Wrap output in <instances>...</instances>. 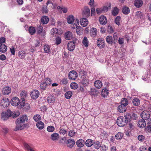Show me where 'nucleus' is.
<instances>
[{"mask_svg": "<svg viewBox=\"0 0 151 151\" xmlns=\"http://www.w3.org/2000/svg\"><path fill=\"white\" fill-rule=\"evenodd\" d=\"M124 119L123 116H120L117 119L116 123L119 127H123L127 124L128 122L132 120H136L137 118V115L134 113L130 114L126 113Z\"/></svg>", "mask_w": 151, "mask_h": 151, "instance_id": "nucleus-1", "label": "nucleus"}, {"mask_svg": "<svg viewBox=\"0 0 151 151\" xmlns=\"http://www.w3.org/2000/svg\"><path fill=\"white\" fill-rule=\"evenodd\" d=\"M28 119L26 115H24L22 117L17 118L15 121L16 126L14 129H17V127H19V126L24 123L25 121H27Z\"/></svg>", "mask_w": 151, "mask_h": 151, "instance_id": "nucleus-2", "label": "nucleus"}, {"mask_svg": "<svg viewBox=\"0 0 151 151\" xmlns=\"http://www.w3.org/2000/svg\"><path fill=\"white\" fill-rule=\"evenodd\" d=\"M12 112L9 109H8L6 111L3 112L1 114V119L4 121L8 119L11 116Z\"/></svg>", "mask_w": 151, "mask_h": 151, "instance_id": "nucleus-3", "label": "nucleus"}, {"mask_svg": "<svg viewBox=\"0 0 151 151\" xmlns=\"http://www.w3.org/2000/svg\"><path fill=\"white\" fill-rule=\"evenodd\" d=\"M10 103L9 99L7 98H3L1 101L0 104L4 108L7 107Z\"/></svg>", "mask_w": 151, "mask_h": 151, "instance_id": "nucleus-4", "label": "nucleus"}, {"mask_svg": "<svg viewBox=\"0 0 151 151\" xmlns=\"http://www.w3.org/2000/svg\"><path fill=\"white\" fill-rule=\"evenodd\" d=\"M141 116L143 120H147L150 118V112L149 111H144L141 113Z\"/></svg>", "mask_w": 151, "mask_h": 151, "instance_id": "nucleus-5", "label": "nucleus"}, {"mask_svg": "<svg viewBox=\"0 0 151 151\" xmlns=\"http://www.w3.org/2000/svg\"><path fill=\"white\" fill-rule=\"evenodd\" d=\"M78 77L77 72L75 70H72L70 71L68 74V78L71 80H75Z\"/></svg>", "mask_w": 151, "mask_h": 151, "instance_id": "nucleus-6", "label": "nucleus"}, {"mask_svg": "<svg viewBox=\"0 0 151 151\" xmlns=\"http://www.w3.org/2000/svg\"><path fill=\"white\" fill-rule=\"evenodd\" d=\"M20 105L21 107L23 108L25 111L28 110L30 107L28 103H25V100L24 99H22V101L21 102Z\"/></svg>", "mask_w": 151, "mask_h": 151, "instance_id": "nucleus-7", "label": "nucleus"}, {"mask_svg": "<svg viewBox=\"0 0 151 151\" xmlns=\"http://www.w3.org/2000/svg\"><path fill=\"white\" fill-rule=\"evenodd\" d=\"M10 103L12 105L14 106H17L21 103L19 99L17 97H13L11 100Z\"/></svg>", "mask_w": 151, "mask_h": 151, "instance_id": "nucleus-8", "label": "nucleus"}, {"mask_svg": "<svg viewBox=\"0 0 151 151\" xmlns=\"http://www.w3.org/2000/svg\"><path fill=\"white\" fill-rule=\"evenodd\" d=\"M82 14L83 17H88L89 16L90 14V11L88 6H86L84 7Z\"/></svg>", "mask_w": 151, "mask_h": 151, "instance_id": "nucleus-9", "label": "nucleus"}, {"mask_svg": "<svg viewBox=\"0 0 151 151\" xmlns=\"http://www.w3.org/2000/svg\"><path fill=\"white\" fill-rule=\"evenodd\" d=\"M40 95V92L37 90H33L31 92L30 96L31 98L33 99H37Z\"/></svg>", "mask_w": 151, "mask_h": 151, "instance_id": "nucleus-10", "label": "nucleus"}, {"mask_svg": "<svg viewBox=\"0 0 151 151\" xmlns=\"http://www.w3.org/2000/svg\"><path fill=\"white\" fill-rule=\"evenodd\" d=\"M75 144V142L73 139H68L66 142L67 147L69 148H72Z\"/></svg>", "mask_w": 151, "mask_h": 151, "instance_id": "nucleus-11", "label": "nucleus"}, {"mask_svg": "<svg viewBox=\"0 0 151 151\" xmlns=\"http://www.w3.org/2000/svg\"><path fill=\"white\" fill-rule=\"evenodd\" d=\"M67 47L68 50L72 51L75 48V44L73 42L70 41L68 43Z\"/></svg>", "mask_w": 151, "mask_h": 151, "instance_id": "nucleus-12", "label": "nucleus"}, {"mask_svg": "<svg viewBox=\"0 0 151 151\" xmlns=\"http://www.w3.org/2000/svg\"><path fill=\"white\" fill-rule=\"evenodd\" d=\"M97 44L98 47L102 48L105 45L104 41L102 38H99L97 40Z\"/></svg>", "mask_w": 151, "mask_h": 151, "instance_id": "nucleus-13", "label": "nucleus"}, {"mask_svg": "<svg viewBox=\"0 0 151 151\" xmlns=\"http://www.w3.org/2000/svg\"><path fill=\"white\" fill-rule=\"evenodd\" d=\"M99 21L100 23L102 25H105L107 22V20L105 16H101L99 19Z\"/></svg>", "mask_w": 151, "mask_h": 151, "instance_id": "nucleus-14", "label": "nucleus"}, {"mask_svg": "<svg viewBox=\"0 0 151 151\" xmlns=\"http://www.w3.org/2000/svg\"><path fill=\"white\" fill-rule=\"evenodd\" d=\"M117 110L119 112L123 113L126 111L127 107L123 104H121L118 106Z\"/></svg>", "mask_w": 151, "mask_h": 151, "instance_id": "nucleus-15", "label": "nucleus"}, {"mask_svg": "<svg viewBox=\"0 0 151 151\" xmlns=\"http://www.w3.org/2000/svg\"><path fill=\"white\" fill-rule=\"evenodd\" d=\"M11 91V88L8 86H6L2 90V92L5 95H8Z\"/></svg>", "mask_w": 151, "mask_h": 151, "instance_id": "nucleus-16", "label": "nucleus"}, {"mask_svg": "<svg viewBox=\"0 0 151 151\" xmlns=\"http://www.w3.org/2000/svg\"><path fill=\"white\" fill-rule=\"evenodd\" d=\"M41 22L43 24H46L48 23L49 19L48 17L46 16L42 17L41 18Z\"/></svg>", "mask_w": 151, "mask_h": 151, "instance_id": "nucleus-17", "label": "nucleus"}, {"mask_svg": "<svg viewBox=\"0 0 151 151\" xmlns=\"http://www.w3.org/2000/svg\"><path fill=\"white\" fill-rule=\"evenodd\" d=\"M106 42L109 44H115V42L113 41V37L111 36H108L106 38Z\"/></svg>", "mask_w": 151, "mask_h": 151, "instance_id": "nucleus-18", "label": "nucleus"}, {"mask_svg": "<svg viewBox=\"0 0 151 151\" xmlns=\"http://www.w3.org/2000/svg\"><path fill=\"white\" fill-rule=\"evenodd\" d=\"M80 24L83 27H86L88 24V21L86 18H83L80 19Z\"/></svg>", "mask_w": 151, "mask_h": 151, "instance_id": "nucleus-19", "label": "nucleus"}, {"mask_svg": "<svg viewBox=\"0 0 151 151\" xmlns=\"http://www.w3.org/2000/svg\"><path fill=\"white\" fill-rule=\"evenodd\" d=\"M138 125L141 128H144L146 125V123L145 121L142 119H140L138 121Z\"/></svg>", "mask_w": 151, "mask_h": 151, "instance_id": "nucleus-20", "label": "nucleus"}, {"mask_svg": "<svg viewBox=\"0 0 151 151\" xmlns=\"http://www.w3.org/2000/svg\"><path fill=\"white\" fill-rule=\"evenodd\" d=\"M143 4L142 0H135L134 2V6L137 8H139L141 7Z\"/></svg>", "mask_w": 151, "mask_h": 151, "instance_id": "nucleus-21", "label": "nucleus"}, {"mask_svg": "<svg viewBox=\"0 0 151 151\" xmlns=\"http://www.w3.org/2000/svg\"><path fill=\"white\" fill-rule=\"evenodd\" d=\"M28 127L29 125L28 124H21L20 126H19V127H17V129H14V130L15 131H17V130H22L26 128H28Z\"/></svg>", "mask_w": 151, "mask_h": 151, "instance_id": "nucleus-22", "label": "nucleus"}, {"mask_svg": "<svg viewBox=\"0 0 151 151\" xmlns=\"http://www.w3.org/2000/svg\"><path fill=\"white\" fill-rule=\"evenodd\" d=\"M73 35L71 32L70 31L66 32L65 34V38L68 40H69L72 38Z\"/></svg>", "mask_w": 151, "mask_h": 151, "instance_id": "nucleus-23", "label": "nucleus"}, {"mask_svg": "<svg viewBox=\"0 0 151 151\" xmlns=\"http://www.w3.org/2000/svg\"><path fill=\"white\" fill-rule=\"evenodd\" d=\"M80 80L83 84H86L88 83V80L86 75L81 77Z\"/></svg>", "mask_w": 151, "mask_h": 151, "instance_id": "nucleus-24", "label": "nucleus"}, {"mask_svg": "<svg viewBox=\"0 0 151 151\" xmlns=\"http://www.w3.org/2000/svg\"><path fill=\"white\" fill-rule=\"evenodd\" d=\"M7 49L6 45L4 44H1L0 45V51L4 53L6 52Z\"/></svg>", "mask_w": 151, "mask_h": 151, "instance_id": "nucleus-25", "label": "nucleus"}, {"mask_svg": "<svg viewBox=\"0 0 151 151\" xmlns=\"http://www.w3.org/2000/svg\"><path fill=\"white\" fill-rule=\"evenodd\" d=\"M95 86L97 88H101L102 86V82L99 80L96 81L94 83Z\"/></svg>", "mask_w": 151, "mask_h": 151, "instance_id": "nucleus-26", "label": "nucleus"}, {"mask_svg": "<svg viewBox=\"0 0 151 151\" xmlns=\"http://www.w3.org/2000/svg\"><path fill=\"white\" fill-rule=\"evenodd\" d=\"M85 142L84 140L81 139L78 140L76 142V145L79 147H82L84 145Z\"/></svg>", "mask_w": 151, "mask_h": 151, "instance_id": "nucleus-27", "label": "nucleus"}, {"mask_svg": "<svg viewBox=\"0 0 151 151\" xmlns=\"http://www.w3.org/2000/svg\"><path fill=\"white\" fill-rule=\"evenodd\" d=\"M59 138V134L56 133L52 134L51 135V139L53 141L57 140Z\"/></svg>", "mask_w": 151, "mask_h": 151, "instance_id": "nucleus-28", "label": "nucleus"}, {"mask_svg": "<svg viewBox=\"0 0 151 151\" xmlns=\"http://www.w3.org/2000/svg\"><path fill=\"white\" fill-rule=\"evenodd\" d=\"M75 20V18L72 15H69L67 18V22L69 24H72Z\"/></svg>", "mask_w": 151, "mask_h": 151, "instance_id": "nucleus-29", "label": "nucleus"}, {"mask_svg": "<svg viewBox=\"0 0 151 151\" xmlns=\"http://www.w3.org/2000/svg\"><path fill=\"white\" fill-rule=\"evenodd\" d=\"M36 126L39 129H42L44 127V124L42 122L40 121L37 123Z\"/></svg>", "mask_w": 151, "mask_h": 151, "instance_id": "nucleus-30", "label": "nucleus"}, {"mask_svg": "<svg viewBox=\"0 0 151 151\" xmlns=\"http://www.w3.org/2000/svg\"><path fill=\"white\" fill-rule=\"evenodd\" d=\"M55 97L51 95L49 96L47 98V101L48 103H52L55 101Z\"/></svg>", "mask_w": 151, "mask_h": 151, "instance_id": "nucleus-31", "label": "nucleus"}, {"mask_svg": "<svg viewBox=\"0 0 151 151\" xmlns=\"http://www.w3.org/2000/svg\"><path fill=\"white\" fill-rule=\"evenodd\" d=\"M108 90L106 88L103 89L101 92V96L103 97H106L108 95Z\"/></svg>", "mask_w": 151, "mask_h": 151, "instance_id": "nucleus-32", "label": "nucleus"}, {"mask_svg": "<svg viewBox=\"0 0 151 151\" xmlns=\"http://www.w3.org/2000/svg\"><path fill=\"white\" fill-rule=\"evenodd\" d=\"M76 31L77 34L79 35H81L83 33V28L81 26L77 27Z\"/></svg>", "mask_w": 151, "mask_h": 151, "instance_id": "nucleus-33", "label": "nucleus"}, {"mask_svg": "<svg viewBox=\"0 0 151 151\" xmlns=\"http://www.w3.org/2000/svg\"><path fill=\"white\" fill-rule=\"evenodd\" d=\"M44 50L45 53H49L50 52V46L47 44L45 45L44 46Z\"/></svg>", "mask_w": 151, "mask_h": 151, "instance_id": "nucleus-34", "label": "nucleus"}, {"mask_svg": "<svg viewBox=\"0 0 151 151\" xmlns=\"http://www.w3.org/2000/svg\"><path fill=\"white\" fill-rule=\"evenodd\" d=\"M27 94V92L25 91H22L21 92L20 96L21 97V101H22V100L23 99H25V98L26 97Z\"/></svg>", "mask_w": 151, "mask_h": 151, "instance_id": "nucleus-35", "label": "nucleus"}, {"mask_svg": "<svg viewBox=\"0 0 151 151\" xmlns=\"http://www.w3.org/2000/svg\"><path fill=\"white\" fill-rule=\"evenodd\" d=\"M97 29L96 28H92L91 31V35L92 37H94L96 35Z\"/></svg>", "mask_w": 151, "mask_h": 151, "instance_id": "nucleus-36", "label": "nucleus"}, {"mask_svg": "<svg viewBox=\"0 0 151 151\" xmlns=\"http://www.w3.org/2000/svg\"><path fill=\"white\" fill-rule=\"evenodd\" d=\"M122 12L125 14H127L130 12L129 9L127 7L125 6L122 9Z\"/></svg>", "mask_w": 151, "mask_h": 151, "instance_id": "nucleus-37", "label": "nucleus"}, {"mask_svg": "<svg viewBox=\"0 0 151 151\" xmlns=\"http://www.w3.org/2000/svg\"><path fill=\"white\" fill-rule=\"evenodd\" d=\"M121 18L120 16H118L115 19V23L118 26L120 25L121 24Z\"/></svg>", "mask_w": 151, "mask_h": 151, "instance_id": "nucleus-38", "label": "nucleus"}, {"mask_svg": "<svg viewBox=\"0 0 151 151\" xmlns=\"http://www.w3.org/2000/svg\"><path fill=\"white\" fill-rule=\"evenodd\" d=\"M28 31L30 34L31 35H34L36 31L35 28L32 26H30L29 27Z\"/></svg>", "mask_w": 151, "mask_h": 151, "instance_id": "nucleus-39", "label": "nucleus"}, {"mask_svg": "<svg viewBox=\"0 0 151 151\" xmlns=\"http://www.w3.org/2000/svg\"><path fill=\"white\" fill-rule=\"evenodd\" d=\"M121 104H123L125 106H127L128 104V100L126 98H123L121 101Z\"/></svg>", "mask_w": 151, "mask_h": 151, "instance_id": "nucleus-40", "label": "nucleus"}, {"mask_svg": "<svg viewBox=\"0 0 151 151\" xmlns=\"http://www.w3.org/2000/svg\"><path fill=\"white\" fill-rule=\"evenodd\" d=\"M93 141L90 139L86 140L85 142L86 145L88 147L91 146L93 145Z\"/></svg>", "mask_w": 151, "mask_h": 151, "instance_id": "nucleus-41", "label": "nucleus"}, {"mask_svg": "<svg viewBox=\"0 0 151 151\" xmlns=\"http://www.w3.org/2000/svg\"><path fill=\"white\" fill-rule=\"evenodd\" d=\"M133 104L135 106H138L140 104V101L137 98H134L132 100Z\"/></svg>", "mask_w": 151, "mask_h": 151, "instance_id": "nucleus-42", "label": "nucleus"}, {"mask_svg": "<svg viewBox=\"0 0 151 151\" xmlns=\"http://www.w3.org/2000/svg\"><path fill=\"white\" fill-rule=\"evenodd\" d=\"M58 30L57 28H55L52 29L51 31V35L56 36L58 35Z\"/></svg>", "mask_w": 151, "mask_h": 151, "instance_id": "nucleus-43", "label": "nucleus"}, {"mask_svg": "<svg viewBox=\"0 0 151 151\" xmlns=\"http://www.w3.org/2000/svg\"><path fill=\"white\" fill-rule=\"evenodd\" d=\"M47 86L44 82L42 83L40 85V88L41 91H44L46 89V88Z\"/></svg>", "mask_w": 151, "mask_h": 151, "instance_id": "nucleus-44", "label": "nucleus"}, {"mask_svg": "<svg viewBox=\"0 0 151 151\" xmlns=\"http://www.w3.org/2000/svg\"><path fill=\"white\" fill-rule=\"evenodd\" d=\"M91 90L90 93L91 95L95 96L99 93L98 91L95 88H91Z\"/></svg>", "mask_w": 151, "mask_h": 151, "instance_id": "nucleus-45", "label": "nucleus"}, {"mask_svg": "<svg viewBox=\"0 0 151 151\" xmlns=\"http://www.w3.org/2000/svg\"><path fill=\"white\" fill-rule=\"evenodd\" d=\"M123 136V134L121 132H118L115 136V137L116 139H121Z\"/></svg>", "mask_w": 151, "mask_h": 151, "instance_id": "nucleus-46", "label": "nucleus"}, {"mask_svg": "<svg viewBox=\"0 0 151 151\" xmlns=\"http://www.w3.org/2000/svg\"><path fill=\"white\" fill-rule=\"evenodd\" d=\"M26 52L24 51H21L19 52L18 53V55L20 58H24L25 57V55Z\"/></svg>", "mask_w": 151, "mask_h": 151, "instance_id": "nucleus-47", "label": "nucleus"}, {"mask_svg": "<svg viewBox=\"0 0 151 151\" xmlns=\"http://www.w3.org/2000/svg\"><path fill=\"white\" fill-rule=\"evenodd\" d=\"M72 95V93L71 91L66 92L65 94V96L67 99H70Z\"/></svg>", "mask_w": 151, "mask_h": 151, "instance_id": "nucleus-48", "label": "nucleus"}, {"mask_svg": "<svg viewBox=\"0 0 151 151\" xmlns=\"http://www.w3.org/2000/svg\"><path fill=\"white\" fill-rule=\"evenodd\" d=\"M82 43L86 47H87L88 46V42L86 37H84L82 41Z\"/></svg>", "mask_w": 151, "mask_h": 151, "instance_id": "nucleus-49", "label": "nucleus"}, {"mask_svg": "<svg viewBox=\"0 0 151 151\" xmlns=\"http://www.w3.org/2000/svg\"><path fill=\"white\" fill-rule=\"evenodd\" d=\"M119 9L116 7H114L112 11V14L114 16L116 15L119 13Z\"/></svg>", "mask_w": 151, "mask_h": 151, "instance_id": "nucleus-50", "label": "nucleus"}, {"mask_svg": "<svg viewBox=\"0 0 151 151\" xmlns=\"http://www.w3.org/2000/svg\"><path fill=\"white\" fill-rule=\"evenodd\" d=\"M113 41L115 42V44L116 42L117 41L118 39L119 38L118 37V34L116 32L114 33L113 35Z\"/></svg>", "mask_w": 151, "mask_h": 151, "instance_id": "nucleus-51", "label": "nucleus"}, {"mask_svg": "<svg viewBox=\"0 0 151 151\" xmlns=\"http://www.w3.org/2000/svg\"><path fill=\"white\" fill-rule=\"evenodd\" d=\"M70 88L73 89H76L78 87V84L75 82L72 83L70 85Z\"/></svg>", "mask_w": 151, "mask_h": 151, "instance_id": "nucleus-52", "label": "nucleus"}, {"mask_svg": "<svg viewBox=\"0 0 151 151\" xmlns=\"http://www.w3.org/2000/svg\"><path fill=\"white\" fill-rule=\"evenodd\" d=\"M143 13L140 11H137L135 14V16L138 18H142L143 17Z\"/></svg>", "mask_w": 151, "mask_h": 151, "instance_id": "nucleus-53", "label": "nucleus"}, {"mask_svg": "<svg viewBox=\"0 0 151 151\" xmlns=\"http://www.w3.org/2000/svg\"><path fill=\"white\" fill-rule=\"evenodd\" d=\"M76 133L74 130H70L69 131L68 135L70 137L74 136Z\"/></svg>", "mask_w": 151, "mask_h": 151, "instance_id": "nucleus-54", "label": "nucleus"}, {"mask_svg": "<svg viewBox=\"0 0 151 151\" xmlns=\"http://www.w3.org/2000/svg\"><path fill=\"white\" fill-rule=\"evenodd\" d=\"M44 82L48 86L51 84L52 80L49 78H46Z\"/></svg>", "mask_w": 151, "mask_h": 151, "instance_id": "nucleus-55", "label": "nucleus"}, {"mask_svg": "<svg viewBox=\"0 0 151 151\" xmlns=\"http://www.w3.org/2000/svg\"><path fill=\"white\" fill-rule=\"evenodd\" d=\"M33 119L36 122H37L41 120V118L39 114H36L34 116Z\"/></svg>", "mask_w": 151, "mask_h": 151, "instance_id": "nucleus-56", "label": "nucleus"}, {"mask_svg": "<svg viewBox=\"0 0 151 151\" xmlns=\"http://www.w3.org/2000/svg\"><path fill=\"white\" fill-rule=\"evenodd\" d=\"M43 29L42 27L40 25L37 29V31L38 34H40L43 31Z\"/></svg>", "mask_w": 151, "mask_h": 151, "instance_id": "nucleus-57", "label": "nucleus"}, {"mask_svg": "<svg viewBox=\"0 0 151 151\" xmlns=\"http://www.w3.org/2000/svg\"><path fill=\"white\" fill-rule=\"evenodd\" d=\"M94 147L97 149H99L101 147L100 142L98 141L95 142L94 143Z\"/></svg>", "mask_w": 151, "mask_h": 151, "instance_id": "nucleus-58", "label": "nucleus"}, {"mask_svg": "<svg viewBox=\"0 0 151 151\" xmlns=\"http://www.w3.org/2000/svg\"><path fill=\"white\" fill-rule=\"evenodd\" d=\"M47 130L49 132H52L54 131L55 128L54 127L52 126H48L47 128Z\"/></svg>", "mask_w": 151, "mask_h": 151, "instance_id": "nucleus-59", "label": "nucleus"}, {"mask_svg": "<svg viewBox=\"0 0 151 151\" xmlns=\"http://www.w3.org/2000/svg\"><path fill=\"white\" fill-rule=\"evenodd\" d=\"M137 139L139 141L142 142L145 139V137L142 135L140 134L138 136Z\"/></svg>", "mask_w": 151, "mask_h": 151, "instance_id": "nucleus-60", "label": "nucleus"}, {"mask_svg": "<svg viewBox=\"0 0 151 151\" xmlns=\"http://www.w3.org/2000/svg\"><path fill=\"white\" fill-rule=\"evenodd\" d=\"M145 129L147 132H151V125H147Z\"/></svg>", "mask_w": 151, "mask_h": 151, "instance_id": "nucleus-61", "label": "nucleus"}, {"mask_svg": "<svg viewBox=\"0 0 151 151\" xmlns=\"http://www.w3.org/2000/svg\"><path fill=\"white\" fill-rule=\"evenodd\" d=\"M61 42V39L59 37H57L56 38V44L58 45Z\"/></svg>", "mask_w": 151, "mask_h": 151, "instance_id": "nucleus-62", "label": "nucleus"}, {"mask_svg": "<svg viewBox=\"0 0 151 151\" xmlns=\"http://www.w3.org/2000/svg\"><path fill=\"white\" fill-rule=\"evenodd\" d=\"M59 132L60 134H65L67 133V131L65 129H60Z\"/></svg>", "mask_w": 151, "mask_h": 151, "instance_id": "nucleus-63", "label": "nucleus"}, {"mask_svg": "<svg viewBox=\"0 0 151 151\" xmlns=\"http://www.w3.org/2000/svg\"><path fill=\"white\" fill-rule=\"evenodd\" d=\"M61 84H67L68 83L67 79L65 78H63V79L61 81Z\"/></svg>", "mask_w": 151, "mask_h": 151, "instance_id": "nucleus-64", "label": "nucleus"}]
</instances>
